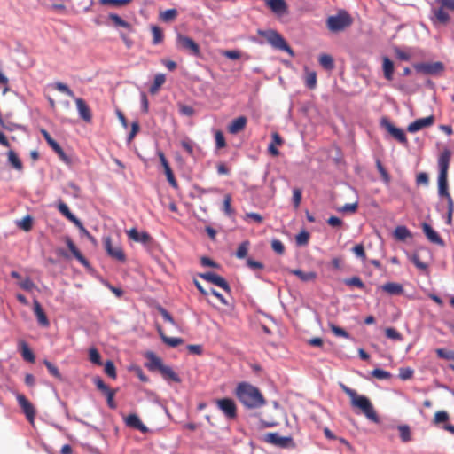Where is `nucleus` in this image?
Instances as JSON below:
<instances>
[{"label":"nucleus","instance_id":"nucleus-1","mask_svg":"<svg viewBox=\"0 0 454 454\" xmlns=\"http://www.w3.org/2000/svg\"><path fill=\"white\" fill-rule=\"evenodd\" d=\"M451 153L449 150H444L441 153L438 158L439 174L437 178L438 183V195L441 198H445L447 200V212L454 213V200L449 192L448 184V170L450 161Z\"/></svg>","mask_w":454,"mask_h":454},{"label":"nucleus","instance_id":"nucleus-2","mask_svg":"<svg viewBox=\"0 0 454 454\" xmlns=\"http://www.w3.org/2000/svg\"><path fill=\"white\" fill-rule=\"evenodd\" d=\"M239 401L248 409H257L266 403V400L260 389L250 383L240 382L235 389Z\"/></svg>","mask_w":454,"mask_h":454},{"label":"nucleus","instance_id":"nucleus-3","mask_svg":"<svg viewBox=\"0 0 454 454\" xmlns=\"http://www.w3.org/2000/svg\"><path fill=\"white\" fill-rule=\"evenodd\" d=\"M340 387L350 398V403L353 407L360 409L366 418L372 421L378 422L377 413L369 398L358 395L356 390L348 387L344 384H340Z\"/></svg>","mask_w":454,"mask_h":454},{"label":"nucleus","instance_id":"nucleus-4","mask_svg":"<svg viewBox=\"0 0 454 454\" xmlns=\"http://www.w3.org/2000/svg\"><path fill=\"white\" fill-rule=\"evenodd\" d=\"M258 35L264 37L267 40V42L275 49L284 51L292 57L294 56V51L287 44L285 38L276 30H259Z\"/></svg>","mask_w":454,"mask_h":454},{"label":"nucleus","instance_id":"nucleus-5","mask_svg":"<svg viewBox=\"0 0 454 454\" xmlns=\"http://www.w3.org/2000/svg\"><path fill=\"white\" fill-rule=\"evenodd\" d=\"M352 18L346 11H340L336 15L329 16L326 25L330 31L339 32L348 27L352 24Z\"/></svg>","mask_w":454,"mask_h":454},{"label":"nucleus","instance_id":"nucleus-6","mask_svg":"<svg viewBox=\"0 0 454 454\" xmlns=\"http://www.w3.org/2000/svg\"><path fill=\"white\" fill-rule=\"evenodd\" d=\"M263 441L283 449L294 447V442L291 436H281L278 433H267L263 437Z\"/></svg>","mask_w":454,"mask_h":454},{"label":"nucleus","instance_id":"nucleus-7","mask_svg":"<svg viewBox=\"0 0 454 454\" xmlns=\"http://www.w3.org/2000/svg\"><path fill=\"white\" fill-rule=\"evenodd\" d=\"M103 242L105 249L110 257L121 262H124L126 261V254L123 249L119 245L114 246L112 244L111 237H105Z\"/></svg>","mask_w":454,"mask_h":454},{"label":"nucleus","instance_id":"nucleus-8","mask_svg":"<svg viewBox=\"0 0 454 454\" xmlns=\"http://www.w3.org/2000/svg\"><path fill=\"white\" fill-rule=\"evenodd\" d=\"M216 406L225 417L229 419H234L237 417V406L231 398H222L215 401Z\"/></svg>","mask_w":454,"mask_h":454},{"label":"nucleus","instance_id":"nucleus-9","mask_svg":"<svg viewBox=\"0 0 454 454\" xmlns=\"http://www.w3.org/2000/svg\"><path fill=\"white\" fill-rule=\"evenodd\" d=\"M58 209L65 217H67L70 222L74 223L75 226L78 227L90 240H94V238L84 228L82 222L73 213H71L68 206L66 203L60 202L58 205Z\"/></svg>","mask_w":454,"mask_h":454},{"label":"nucleus","instance_id":"nucleus-10","mask_svg":"<svg viewBox=\"0 0 454 454\" xmlns=\"http://www.w3.org/2000/svg\"><path fill=\"white\" fill-rule=\"evenodd\" d=\"M413 67L417 72L425 74H436L444 70V66L442 62L417 63L413 65Z\"/></svg>","mask_w":454,"mask_h":454},{"label":"nucleus","instance_id":"nucleus-11","mask_svg":"<svg viewBox=\"0 0 454 454\" xmlns=\"http://www.w3.org/2000/svg\"><path fill=\"white\" fill-rule=\"evenodd\" d=\"M177 45L186 51H188L190 53H192L194 56H200V50L198 43L193 41L191 37H188L186 35H178L176 37Z\"/></svg>","mask_w":454,"mask_h":454},{"label":"nucleus","instance_id":"nucleus-12","mask_svg":"<svg viewBox=\"0 0 454 454\" xmlns=\"http://www.w3.org/2000/svg\"><path fill=\"white\" fill-rule=\"evenodd\" d=\"M200 277L201 278H203L204 280L221 287L227 293L231 292V286L228 284V282L223 277L219 276L218 274H216L215 272L208 271V272L201 273V274H200Z\"/></svg>","mask_w":454,"mask_h":454},{"label":"nucleus","instance_id":"nucleus-13","mask_svg":"<svg viewBox=\"0 0 454 454\" xmlns=\"http://www.w3.org/2000/svg\"><path fill=\"white\" fill-rule=\"evenodd\" d=\"M382 126L387 130V132L399 143L403 145H408V139L403 129L394 126L389 121L384 119L382 121Z\"/></svg>","mask_w":454,"mask_h":454},{"label":"nucleus","instance_id":"nucleus-14","mask_svg":"<svg viewBox=\"0 0 454 454\" xmlns=\"http://www.w3.org/2000/svg\"><path fill=\"white\" fill-rule=\"evenodd\" d=\"M16 398L27 420L32 423L35 416V407L22 394H17Z\"/></svg>","mask_w":454,"mask_h":454},{"label":"nucleus","instance_id":"nucleus-15","mask_svg":"<svg viewBox=\"0 0 454 454\" xmlns=\"http://www.w3.org/2000/svg\"><path fill=\"white\" fill-rule=\"evenodd\" d=\"M265 4L273 13L278 16L287 13L288 7L285 0H265Z\"/></svg>","mask_w":454,"mask_h":454},{"label":"nucleus","instance_id":"nucleus-16","mask_svg":"<svg viewBox=\"0 0 454 454\" xmlns=\"http://www.w3.org/2000/svg\"><path fill=\"white\" fill-rule=\"evenodd\" d=\"M76 108L80 117L85 121L90 123L92 120V114L87 103L81 98H74Z\"/></svg>","mask_w":454,"mask_h":454},{"label":"nucleus","instance_id":"nucleus-17","mask_svg":"<svg viewBox=\"0 0 454 454\" xmlns=\"http://www.w3.org/2000/svg\"><path fill=\"white\" fill-rule=\"evenodd\" d=\"M434 118L433 115L427 116L426 118L417 119L413 122L410 123L407 130L411 133H415L424 128L430 127L433 125Z\"/></svg>","mask_w":454,"mask_h":454},{"label":"nucleus","instance_id":"nucleus-18","mask_svg":"<svg viewBox=\"0 0 454 454\" xmlns=\"http://www.w3.org/2000/svg\"><path fill=\"white\" fill-rule=\"evenodd\" d=\"M158 156H159V159L160 160V163L164 168V172L166 174V176H167V179H168V182L169 183V184L174 187V188H176L177 187V182L175 178V176H174V173L164 155V153L161 152V151H158L157 153Z\"/></svg>","mask_w":454,"mask_h":454},{"label":"nucleus","instance_id":"nucleus-19","mask_svg":"<svg viewBox=\"0 0 454 454\" xmlns=\"http://www.w3.org/2000/svg\"><path fill=\"white\" fill-rule=\"evenodd\" d=\"M433 14L431 20L434 25H447L450 20V16L442 5L434 9Z\"/></svg>","mask_w":454,"mask_h":454},{"label":"nucleus","instance_id":"nucleus-20","mask_svg":"<svg viewBox=\"0 0 454 454\" xmlns=\"http://www.w3.org/2000/svg\"><path fill=\"white\" fill-rule=\"evenodd\" d=\"M423 232L427 238V239L436 245L441 247L444 246L443 239L440 237L437 231H435L429 224L424 223L422 224Z\"/></svg>","mask_w":454,"mask_h":454},{"label":"nucleus","instance_id":"nucleus-21","mask_svg":"<svg viewBox=\"0 0 454 454\" xmlns=\"http://www.w3.org/2000/svg\"><path fill=\"white\" fill-rule=\"evenodd\" d=\"M126 233L129 239L142 244H148L152 240L149 233L145 231L139 232L136 228L126 231Z\"/></svg>","mask_w":454,"mask_h":454},{"label":"nucleus","instance_id":"nucleus-22","mask_svg":"<svg viewBox=\"0 0 454 454\" xmlns=\"http://www.w3.org/2000/svg\"><path fill=\"white\" fill-rule=\"evenodd\" d=\"M125 423L128 427L137 429L142 433H146L148 428L143 424L140 418L137 414H129L125 419Z\"/></svg>","mask_w":454,"mask_h":454},{"label":"nucleus","instance_id":"nucleus-23","mask_svg":"<svg viewBox=\"0 0 454 454\" xmlns=\"http://www.w3.org/2000/svg\"><path fill=\"white\" fill-rule=\"evenodd\" d=\"M247 124V118L245 116H239L234 119L228 127V131L231 134H237L243 130Z\"/></svg>","mask_w":454,"mask_h":454},{"label":"nucleus","instance_id":"nucleus-24","mask_svg":"<svg viewBox=\"0 0 454 454\" xmlns=\"http://www.w3.org/2000/svg\"><path fill=\"white\" fill-rule=\"evenodd\" d=\"M34 312L36 316L38 323L41 325L47 327L50 324L48 317H47L46 314L44 313L41 304L36 300L34 301Z\"/></svg>","mask_w":454,"mask_h":454},{"label":"nucleus","instance_id":"nucleus-25","mask_svg":"<svg viewBox=\"0 0 454 454\" xmlns=\"http://www.w3.org/2000/svg\"><path fill=\"white\" fill-rule=\"evenodd\" d=\"M159 372H160L163 379L166 380H170L176 383L181 382V379L178 376V374L175 372L174 370L168 365L164 364Z\"/></svg>","mask_w":454,"mask_h":454},{"label":"nucleus","instance_id":"nucleus-26","mask_svg":"<svg viewBox=\"0 0 454 454\" xmlns=\"http://www.w3.org/2000/svg\"><path fill=\"white\" fill-rule=\"evenodd\" d=\"M157 330L162 341L169 347L176 348L184 343V340L181 338L167 336L160 326H158Z\"/></svg>","mask_w":454,"mask_h":454},{"label":"nucleus","instance_id":"nucleus-27","mask_svg":"<svg viewBox=\"0 0 454 454\" xmlns=\"http://www.w3.org/2000/svg\"><path fill=\"white\" fill-rule=\"evenodd\" d=\"M384 292L391 295H399L403 293V287L401 284L395 282H387L380 287Z\"/></svg>","mask_w":454,"mask_h":454},{"label":"nucleus","instance_id":"nucleus-28","mask_svg":"<svg viewBox=\"0 0 454 454\" xmlns=\"http://www.w3.org/2000/svg\"><path fill=\"white\" fill-rule=\"evenodd\" d=\"M382 69H383L384 77L387 81H392L393 80V74H394V63H393V61L389 58L383 57V59H382Z\"/></svg>","mask_w":454,"mask_h":454},{"label":"nucleus","instance_id":"nucleus-29","mask_svg":"<svg viewBox=\"0 0 454 454\" xmlns=\"http://www.w3.org/2000/svg\"><path fill=\"white\" fill-rule=\"evenodd\" d=\"M67 246L68 249L71 251V253L74 254V256L83 265H88V261L85 259V257L82 254V253L78 250L74 243L72 241L71 239L67 238L66 240Z\"/></svg>","mask_w":454,"mask_h":454},{"label":"nucleus","instance_id":"nucleus-30","mask_svg":"<svg viewBox=\"0 0 454 454\" xmlns=\"http://www.w3.org/2000/svg\"><path fill=\"white\" fill-rule=\"evenodd\" d=\"M291 273L298 277L303 282H311L317 278V273L314 271L304 272L301 270H293Z\"/></svg>","mask_w":454,"mask_h":454},{"label":"nucleus","instance_id":"nucleus-31","mask_svg":"<svg viewBox=\"0 0 454 454\" xmlns=\"http://www.w3.org/2000/svg\"><path fill=\"white\" fill-rule=\"evenodd\" d=\"M20 348L21 356L24 358V360L30 362V363L35 362V355L25 341L22 340L20 342Z\"/></svg>","mask_w":454,"mask_h":454},{"label":"nucleus","instance_id":"nucleus-32","mask_svg":"<svg viewBox=\"0 0 454 454\" xmlns=\"http://www.w3.org/2000/svg\"><path fill=\"white\" fill-rule=\"evenodd\" d=\"M318 61L325 70L331 71L334 68V59L329 54H321L318 58Z\"/></svg>","mask_w":454,"mask_h":454},{"label":"nucleus","instance_id":"nucleus-33","mask_svg":"<svg viewBox=\"0 0 454 454\" xmlns=\"http://www.w3.org/2000/svg\"><path fill=\"white\" fill-rule=\"evenodd\" d=\"M435 353L439 358L451 361L452 363L449 366L454 370V351L447 350L445 348H437Z\"/></svg>","mask_w":454,"mask_h":454},{"label":"nucleus","instance_id":"nucleus-34","mask_svg":"<svg viewBox=\"0 0 454 454\" xmlns=\"http://www.w3.org/2000/svg\"><path fill=\"white\" fill-rule=\"evenodd\" d=\"M8 155V161L10 162V164H12V166L17 169V170H21L23 166H22V162L21 160L19 159L18 155L16 154V153L12 150H10L7 153Z\"/></svg>","mask_w":454,"mask_h":454},{"label":"nucleus","instance_id":"nucleus-35","mask_svg":"<svg viewBox=\"0 0 454 454\" xmlns=\"http://www.w3.org/2000/svg\"><path fill=\"white\" fill-rule=\"evenodd\" d=\"M394 236L398 240H405L411 237V232L405 226H397L395 229Z\"/></svg>","mask_w":454,"mask_h":454},{"label":"nucleus","instance_id":"nucleus-36","mask_svg":"<svg viewBox=\"0 0 454 454\" xmlns=\"http://www.w3.org/2000/svg\"><path fill=\"white\" fill-rule=\"evenodd\" d=\"M166 78L165 75L162 74H156L154 77L153 83L150 87V92L152 94H155L160 86L165 82Z\"/></svg>","mask_w":454,"mask_h":454},{"label":"nucleus","instance_id":"nucleus-37","mask_svg":"<svg viewBox=\"0 0 454 454\" xmlns=\"http://www.w3.org/2000/svg\"><path fill=\"white\" fill-rule=\"evenodd\" d=\"M17 225L25 231H29L33 227V218L27 215L17 223Z\"/></svg>","mask_w":454,"mask_h":454},{"label":"nucleus","instance_id":"nucleus-38","mask_svg":"<svg viewBox=\"0 0 454 454\" xmlns=\"http://www.w3.org/2000/svg\"><path fill=\"white\" fill-rule=\"evenodd\" d=\"M110 20L114 22V24L117 27H125L127 29H131V25L121 19L118 14L112 13L109 16Z\"/></svg>","mask_w":454,"mask_h":454},{"label":"nucleus","instance_id":"nucleus-39","mask_svg":"<svg viewBox=\"0 0 454 454\" xmlns=\"http://www.w3.org/2000/svg\"><path fill=\"white\" fill-rule=\"evenodd\" d=\"M449 413L445 411H439L435 412L433 423L436 426L441 425L442 423L447 422L449 420Z\"/></svg>","mask_w":454,"mask_h":454},{"label":"nucleus","instance_id":"nucleus-40","mask_svg":"<svg viewBox=\"0 0 454 454\" xmlns=\"http://www.w3.org/2000/svg\"><path fill=\"white\" fill-rule=\"evenodd\" d=\"M400 433V438L403 442H410L411 440V434L409 426L402 425L398 427Z\"/></svg>","mask_w":454,"mask_h":454},{"label":"nucleus","instance_id":"nucleus-41","mask_svg":"<svg viewBox=\"0 0 454 454\" xmlns=\"http://www.w3.org/2000/svg\"><path fill=\"white\" fill-rule=\"evenodd\" d=\"M249 248V241H243L238 247L236 256L239 259H243L247 256Z\"/></svg>","mask_w":454,"mask_h":454},{"label":"nucleus","instance_id":"nucleus-42","mask_svg":"<svg viewBox=\"0 0 454 454\" xmlns=\"http://www.w3.org/2000/svg\"><path fill=\"white\" fill-rule=\"evenodd\" d=\"M163 365H164V364L162 363V360L160 358H159L158 356H156L153 354L150 355V364H149L150 370L157 369L158 371H160Z\"/></svg>","mask_w":454,"mask_h":454},{"label":"nucleus","instance_id":"nucleus-43","mask_svg":"<svg viewBox=\"0 0 454 454\" xmlns=\"http://www.w3.org/2000/svg\"><path fill=\"white\" fill-rule=\"evenodd\" d=\"M54 88L59 90V92L65 93L67 96L70 98H74V94L72 90L69 89V87L60 82H58L54 84Z\"/></svg>","mask_w":454,"mask_h":454},{"label":"nucleus","instance_id":"nucleus-44","mask_svg":"<svg viewBox=\"0 0 454 454\" xmlns=\"http://www.w3.org/2000/svg\"><path fill=\"white\" fill-rule=\"evenodd\" d=\"M306 86L309 89H314L317 85V74L316 72H308L305 78Z\"/></svg>","mask_w":454,"mask_h":454},{"label":"nucleus","instance_id":"nucleus-45","mask_svg":"<svg viewBox=\"0 0 454 454\" xmlns=\"http://www.w3.org/2000/svg\"><path fill=\"white\" fill-rule=\"evenodd\" d=\"M372 375L379 380H388L391 378V373L382 369L376 368L372 371Z\"/></svg>","mask_w":454,"mask_h":454},{"label":"nucleus","instance_id":"nucleus-46","mask_svg":"<svg viewBox=\"0 0 454 454\" xmlns=\"http://www.w3.org/2000/svg\"><path fill=\"white\" fill-rule=\"evenodd\" d=\"M43 364L44 365L46 366V368L48 369L49 372L54 376L55 378L59 379V380H61V374L58 369V367L56 365H54L53 364H51V362H49L48 360H44L43 361Z\"/></svg>","mask_w":454,"mask_h":454},{"label":"nucleus","instance_id":"nucleus-47","mask_svg":"<svg viewBox=\"0 0 454 454\" xmlns=\"http://www.w3.org/2000/svg\"><path fill=\"white\" fill-rule=\"evenodd\" d=\"M358 208V202L356 201L351 204H345L344 206L337 208L340 213H356Z\"/></svg>","mask_w":454,"mask_h":454},{"label":"nucleus","instance_id":"nucleus-48","mask_svg":"<svg viewBox=\"0 0 454 454\" xmlns=\"http://www.w3.org/2000/svg\"><path fill=\"white\" fill-rule=\"evenodd\" d=\"M89 357H90V360L91 363L98 364V365L102 364L101 356H100L99 352L95 348H92L90 349Z\"/></svg>","mask_w":454,"mask_h":454},{"label":"nucleus","instance_id":"nucleus-49","mask_svg":"<svg viewBox=\"0 0 454 454\" xmlns=\"http://www.w3.org/2000/svg\"><path fill=\"white\" fill-rule=\"evenodd\" d=\"M296 243L299 246L307 245L309 240V233L303 230L296 236Z\"/></svg>","mask_w":454,"mask_h":454},{"label":"nucleus","instance_id":"nucleus-50","mask_svg":"<svg viewBox=\"0 0 454 454\" xmlns=\"http://www.w3.org/2000/svg\"><path fill=\"white\" fill-rule=\"evenodd\" d=\"M386 336L394 340H402V334L393 327H388L385 330Z\"/></svg>","mask_w":454,"mask_h":454},{"label":"nucleus","instance_id":"nucleus-51","mask_svg":"<svg viewBox=\"0 0 454 454\" xmlns=\"http://www.w3.org/2000/svg\"><path fill=\"white\" fill-rule=\"evenodd\" d=\"M152 32H153V44L160 43L162 41V39H163V34H162L161 29L159 27H157V26H153L152 27Z\"/></svg>","mask_w":454,"mask_h":454},{"label":"nucleus","instance_id":"nucleus-52","mask_svg":"<svg viewBox=\"0 0 454 454\" xmlns=\"http://www.w3.org/2000/svg\"><path fill=\"white\" fill-rule=\"evenodd\" d=\"M104 370H105L106 374H107L110 378H112V379L116 378L115 365L111 360L106 361V363L105 364Z\"/></svg>","mask_w":454,"mask_h":454},{"label":"nucleus","instance_id":"nucleus-53","mask_svg":"<svg viewBox=\"0 0 454 454\" xmlns=\"http://www.w3.org/2000/svg\"><path fill=\"white\" fill-rule=\"evenodd\" d=\"M223 211L229 216L233 214V209L231 207V194H225V196H224Z\"/></svg>","mask_w":454,"mask_h":454},{"label":"nucleus","instance_id":"nucleus-54","mask_svg":"<svg viewBox=\"0 0 454 454\" xmlns=\"http://www.w3.org/2000/svg\"><path fill=\"white\" fill-rule=\"evenodd\" d=\"M93 382L96 385L97 388L100 390L104 395L111 389L100 377H95L93 379Z\"/></svg>","mask_w":454,"mask_h":454},{"label":"nucleus","instance_id":"nucleus-55","mask_svg":"<svg viewBox=\"0 0 454 454\" xmlns=\"http://www.w3.org/2000/svg\"><path fill=\"white\" fill-rule=\"evenodd\" d=\"M414 371L409 367H403L399 369V378L403 380H407L412 378Z\"/></svg>","mask_w":454,"mask_h":454},{"label":"nucleus","instance_id":"nucleus-56","mask_svg":"<svg viewBox=\"0 0 454 454\" xmlns=\"http://www.w3.org/2000/svg\"><path fill=\"white\" fill-rule=\"evenodd\" d=\"M411 261L419 270L422 271L427 270V264L422 262L418 254H413L411 257Z\"/></svg>","mask_w":454,"mask_h":454},{"label":"nucleus","instance_id":"nucleus-57","mask_svg":"<svg viewBox=\"0 0 454 454\" xmlns=\"http://www.w3.org/2000/svg\"><path fill=\"white\" fill-rule=\"evenodd\" d=\"M329 327L331 331L338 337L348 338L349 336L348 333L344 329L335 325L333 323L329 325Z\"/></svg>","mask_w":454,"mask_h":454},{"label":"nucleus","instance_id":"nucleus-58","mask_svg":"<svg viewBox=\"0 0 454 454\" xmlns=\"http://www.w3.org/2000/svg\"><path fill=\"white\" fill-rule=\"evenodd\" d=\"M215 145L218 149L223 148L226 146V142L224 136L222 131L217 130L215 133Z\"/></svg>","mask_w":454,"mask_h":454},{"label":"nucleus","instance_id":"nucleus-59","mask_svg":"<svg viewBox=\"0 0 454 454\" xmlns=\"http://www.w3.org/2000/svg\"><path fill=\"white\" fill-rule=\"evenodd\" d=\"M344 282L348 286H356V287L361 288V289L364 287V284L363 283L361 278H358V277H353V278H347V279H345Z\"/></svg>","mask_w":454,"mask_h":454},{"label":"nucleus","instance_id":"nucleus-60","mask_svg":"<svg viewBox=\"0 0 454 454\" xmlns=\"http://www.w3.org/2000/svg\"><path fill=\"white\" fill-rule=\"evenodd\" d=\"M116 394L115 389H110L107 393L105 394L107 401V404L111 409L116 408V403L114 402V396Z\"/></svg>","mask_w":454,"mask_h":454},{"label":"nucleus","instance_id":"nucleus-61","mask_svg":"<svg viewBox=\"0 0 454 454\" xmlns=\"http://www.w3.org/2000/svg\"><path fill=\"white\" fill-rule=\"evenodd\" d=\"M353 253L357 256L358 258L364 261L366 259V254L364 251V247L362 244H357L352 248Z\"/></svg>","mask_w":454,"mask_h":454},{"label":"nucleus","instance_id":"nucleus-62","mask_svg":"<svg viewBox=\"0 0 454 454\" xmlns=\"http://www.w3.org/2000/svg\"><path fill=\"white\" fill-rule=\"evenodd\" d=\"M271 247L272 249L278 254H283L285 253V246L284 244L278 240V239H273L271 242Z\"/></svg>","mask_w":454,"mask_h":454},{"label":"nucleus","instance_id":"nucleus-63","mask_svg":"<svg viewBox=\"0 0 454 454\" xmlns=\"http://www.w3.org/2000/svg\"><path fill=\"white\" fill-rule=\"evenodd\" d=\"M416 183L418 185H428L429 184V177L428 175L425 172H420L416 176Z\"/></svg>","mask_w":454,"mask_h":454},{"label":"nucleus","instance_id":"nucleus-64","mask_svg":"<svg viewBox=\"0 0 454 454\" xmlns=\"http://www.w3.org/2000/svg\"><path fill=\"white\" fill-rule=\"evenodd\" d=\"M42 135L43 136L44 139L46 140L47 144L51 147L52 150H54L57 146L59 145L51 137L48 131L45 129H42L41 131Z\"/></svg>","mask_w":454,"mask_h":454}]
</instances>
